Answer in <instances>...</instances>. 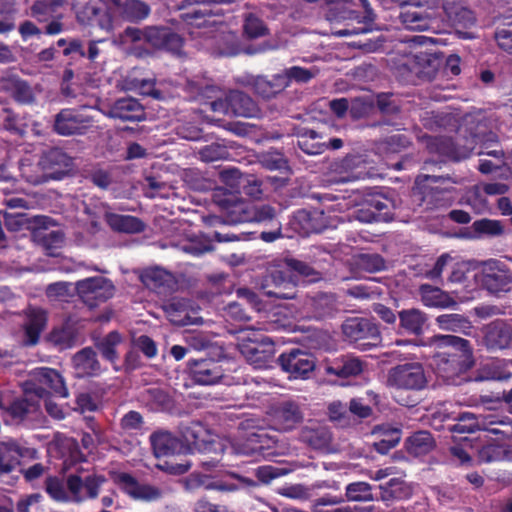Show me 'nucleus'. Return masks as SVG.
I'll return each mask as SVG.
<instances>
[{"instance_id":"nucleus-48","label":"nucleus","mask_w":512,"mask_h":512,"mask_svg":"<svg viewBox=\"0 0 512 512\" xmlns=\"http://www.w3.org/2000/svg\"><path fill=\"white\" fill-rule=\"evenodd\" d=\"M123 16L129 21L145 19L149 13V6L140 0H127L122 8Z\"/></svg>"},{"instance_id":"nucleus-56","label":"nucleus","mask_w":512,"mask_h":512,"mask_svg":"<svg viewBox=\"0 0 512 512\" xmlns=\"http://www.w3.org/2000/svg\"><path fill=\"white\" fill-rule=\"evenodd\" d=\"M65 3L66 0H36L31 7V12L35 17L47 16Z\"/></svg>"},{"instance_id":"nucleus-41","label":"nucleus","mask_w":512,"mask_h":512,"mask_svg":"<svg viewBox=\"0 0 512 512\" xmlns=\"http://www.w3.org/2000/svg\"><path fill=\"white\" fill-rule=\"evenodd\" d=\"M478 459L482 463L501 460L512 461V450L503 445L490 444L479 450Z\"/></svg>"},{"instance_id":"nucleus-49","label":"nucleus","mask_w":512,"mask_h":512,"mask_svg":"<svg viewBox=\"0 0 512 512\" xmlns=\"http://www.w3.org/2000/svg\"><path fill=\"white\" fill-rule=\"evenodd\" d=\"M179 249L193 256H200L212 249L211 243L203 236L189 238L179 244Z\"/></svg>"},{"instance_id":"nucleus-35","label":"nucleus","mask_w":512,"mask_h":512,"mask_svg":"<svg viewBox=\"0 0 512 512\" xmlns=\"http://www.w3.org/2000/svg\"><path fill=\"white\" fill-rule=\"evenodd\" d=\"M421 301L427 307L446 308L454 304L449 295L437 287L424 284L420 287Z\"/></svg>"},{"instance_id":"nucleus-44","label":"nucleus","mask_w":512,"mask_h":512,"mask_svg":"<svg viewBox=\"0 0 512 512\" xmlns=\"http://www.w3.org/2000/svg\"><path fill=\"white\" fill-rule=\"evenodd\" d=\"M464 202L476 213H485L488 210V202L481 185H475L468 189L464 195Z\"/></svg>"},{"instance_id":"nucleus-42","label":"nucleus","mask_w":512,"mask_h":512,"mask_svg":"<svg viewBox=\"0 0 512 512\" xmlns=\"http://www.w3.org/2000/svg\"><path fill=\"white\" fill-rule=\"evenodd\" d=\"M280 78V73L274 75L272 79H267L266 77L258 76L255 78L253 83L254 90L262 97L270 98L285 88L278 86L280 82H282Z\"/></svg>"},{"instance_id":"nucleus-23","label":"nucleus","mask_w":512,"mask_h":512,"mask_svg":"<svg viewBox=\"0 0 512 512\" xmlns=\"http://www.w3.org/2000/svg\"><path fill=\"white\" fill-rule=\"evenodd\" d=\"M150 439L156 457L173 456L188 452V446L169 432L153 433Z\"/></svg>"},{"instance_id":"nucleus-5","label":"nucleus","mask_w":512,"mask_h":512,"mask_svg":"<svg viewBox=\"0 0 512 512\" xmlns=\"http://www.w3.org/2000/svg\"><path fill=\"white\" fill-rule=\"evenodd\" d=\"M428 384L424 366L417 361L392 367L387 375V385L396 389L420 391Z\"/></svg>"},{"instance_id":"nucleus-29","label":"nucleus","mask_w":512,"mask_h":512,"mask_svg":"<svg viewBox=\"0 0 512 512\" xmlns=\"http://www.w3.org/2000/svg\"><path fill=\"white\" fill-rule=\"evenodd\" d=\"M73 366L77 376H92L99 372L100 365L96 353L91 348H84L73 357Z\"/></svg>"},{"instance_id":"nucleus-58","label":"nucleus","mask_w":512,"mask_h":512,"mask_svg":"<svg viewBox=\"0 0 512 512\" xmlns=\"http://www.w3.org/2000/svg\"><path fill=\"white\" fill-rule=\"evenodd\" d=\"M479 155H487V156H493L496 161H490L486 159H481L479 163V170L484 173L488 174L491 173L494 169L499 168L502 164V157L503 152L501 150L493 149H483L478 152Z\"/></svg>"},{"instance_id":"nucleus-53","label":"nucleus","mask_w":512,"mask_h":512,"mask_svg":"<svg viewBox=\"0 0 512 512\" xmlns=\"http://www.w3.org/2000/svg\"><path fill=\"white\" fill-rule=\"evenodd\" d=\"M244 35L249 39L263 37L268 33V29L263 21L253 14H248L243 24Z\"/></svg>"},{"instance_id":"nucleus-59","label":"nucleus","mask_w":512,"mask_h":512,"mask_svg":"<svg viewBox=\"0 0 512 512\" xmlns=\"http://www.w3.org/2000/svg\"><path fill=\"white\" fill-rule=\"evenodd\" d=\"M64 243V236L60 231H51L43 236V246L50 256H58V250Z\"/></svg>"},{"instance_id":"nucleus-47","label":"nucleus","mask_w":512,"mask_h":512,"mask_svg":"<svg viewBox=\"0 0 512 512\" xmlns=\"http://www.w3.org/2000/svg\"><path fill=\"white\" fill-rule=\"evenodd\" d=\"M346 498L349 501L368 502L373 500L372 488L366 482H354L346 486Z\"/></svg>"},{"instance_id":"nucleus-19","label":"nucleus","mask_w":512,"mask_h":512,"mask_svg":"<svg viewBox=\"0 0 512 512\" xmlns=\"http://www.w3.org/2000/svg\"><path fill=\"white\" fill-rule=\"evenodd\" d=\"M188 367L192 379L200 385H214L224 378L219 363L211 359L190 360Z\"/></svg>"},{"instance_id":"nucleus-34","label":"nucleus","mask_w":512,"mask_h":512,"mask_svg":"<svg viewBox=\"0 0 512 512\" xmlns=\"http://www.w3.org/2000/svg\"><path fill=\"white\" fill-rule=\"evenodd\" d=\"M298 146L309 155H317L326 148L325 143H321L322 136L314 130L301 128L297 131Z\"/></svg>"},{"instance_id":"nucleus-11","label":"nucleus","mask_w":512,"mask_h":512,"mask_svg":"<svg viewBox=\"0 0 512 512\" xmlns=\"http://www.w3.org/2000/svg\"><path fill=\"white\" fill-rule=\"evenodd\" d=\"M439 5L438 0H433L425 9L407 8L400 14L401 23L409 30H435L439 28V22L442 14L435 8Z\"/></svg>"},{"instance_id":"nucleus-24","label":"nucleus","mask_w":512,"mask_h":512,"mask_svg":"<svg viewBox=\"0 0 512 512\" xmlns=\"http://www.w3.org/2000/svg\"><path fill=\"white\" fill-rule=\"evenodd\" d=\"M231 445L232 450L236 454H262L266 446V434L264 432L254 430L246 433H239Z\"/></svg>"},{"instance_id":"nucleus-7","label":"nucleus","mask_w":512,"mask_h":512,"mask_svg":"<svg viewBox=\"0 0 512 512\" xmlns=\"http://www.w3.org/2000/svg\"><path fill=\"white\" fill-rule=\"evenodd\" d=\"M277 362L291 379L306 380L310 378L316 368L315 356L299 348H293L281 353Z\"/></svg>"},{"instance_id":"nucleus-18","label":"nucleus","mask_w":512,"mask_h":512,"mask_svg":"<svg viewBox=\"0 0 512 512\" xmlns=\"http://www.w3.org/2000/svg\"><path fill=\"white\" fill-rule=\"evenodd\" d=\"M275 210L269 205H255L250 202L240 201L229 210V221L240 222H262L274 217Z\"/></svg>"},{"instance_id":"nucleus-32","label":"nucleus","mask_w":512,"mask_h":512,"mask_svg":"<svg viewBox=\"0 0 512 512\" xmlns=\"http://www.w3.org/2000/svg\"><path fill=\"white\" fill-rule=\"evenodd\" d=\"M435 447V441L432 435L427 431H418L408 437L405 441L406 451L419 457L428 454Z\"/></svg>"},{"instance_id":"nucleus-14","label":"nucleus","mask_w":512,"mask_h":512,"mask_svg":"<svg viewBox=\"0 0 512 512\" xmlns=\"http://www.w3.org/2000/svg\"><path fill=\"white\" fill-rule=\"evenodd\" d=\"M86 212L92 216L93 224H96L95 219L103 217L114 231L123 233H139L144 230V224L140 219L130 215L113 213L104 203L96 205L95 211H92L90 208H86Z\"/></svg>"},{"instance_id":"nucleus-3","label":"nucleus","mask_w":512,"mask_h":512,"mask_svg":"<svg viewBox=\"0 0 512 512\" xmlns=\"http://www.w3.org/2000/svg\"><path fill=\"white\" fill-rule=\"evenodd\" d=\"M122 42L135 44L136 47L145 46L149 49H164L173 54L180 55L183 39L168 27H147L143 30L129 27L122 36Z\"/></svg>"},{"instance_id":"nucleus-21","label":"nucleus","mask_w":512,"mask_h":512,"mask_svg":"<svg viewBox=\"0 0 512 512\" xmlns=\"http://www.w3.org/2000/svg\"><path fill=\"white\" fill-rule=\"evenodd\" d=\"M457 419L458 422L453 425L451 430L458 433H472L476 430H485L493 434H499L500 431L492 426L497 423H503V421L496 420L495 417L491 415H481L476 418L473 414L468 412L461 413Z\"/></svg>"},{"instance_id":"nucleus-52","label":"nucleus","mask_w":512,"mask_h":512,"mask_svg":"<svg viewBox=\"0 0 512 512\" xmlns=\"http://www.w3.org/2000/svg\"><path fill=\"white\" fill-rule=\"evenodd\" d=\"M239 293L243 297V299L246 300V302L248 304H250L252 306V308H254L256 311L268 313L267 317L270 319L271 323H274V324L277 323V320H274L272 318L274 316L282 313L281 306H277L273 310H270L266 307V305H263V300L260 299V297L257 296L256 294H254L253 292L245 290V291H240Z\"/></svg>"},{"instance_id":"nucleus-36","label":"nucleus","mask_w":512,"mask_h":512,"mask_svg":"<svg viewBox=\"0 0 512 512\" xmlns=\"http://www.w3.org/2000/svg\"><path fill=\"white\" fill-rule=\"evenodd\" d=\"M140 278L142 283L151 290L168 286L173 281V277L169 272L158 267L146 269L142 272Z\"/></svg>"},{"instance_id":"nucleus-1","label":"nucleus","mask_w":512,"mask_h":512,"mask_svg":"<svg viewBox=\"0 0 512 512\" xmlns=\"http://www.w3.org/2000/svg\"><path fill=\"white\" fill-rule=\"evenodd\" d=\"M105 481L103 476L97 474L85 478L70 475L66 480L49 478L46 482V491L55 501L79 503L96 498Z\"/></svg>"},{"instance_id":"nucleus-54","label":"nucleus","mask_w":512,"mask_h":512,"mask_svg":"<svg viewBox=\"0 0 512 512\" xmlns=\"http://www.w3.org/2000/svg\"><path fill=\"white\" fill-rule=\"evenodd\" d=\"M229 156L225 145L212 143L199 150V157L204 162H214L226 159Z\"/></svg>"},{"instance_id":"nucleus-26","label":"nucleus","mask_w":512,"mask_h":512,"mask_svg":"<svg viewBox=\"0 0 512 512\" xmlns=\"http://www.w3.org/2000/svg\"><path fill=\"white\" fill-rule=\"evenodd\" d=\"M40 165L53 178H60L72 166L71 158L60 149L47 151L40 160Z\"/></svg>"},{"instance_id":"nucleus-38","label":"nucleus","mask_w":512,"mask_h":512,"mask_svg":"<svg viewBox=\"0 0 512 512\" xmlns=\"http://www.w3.org/2000/svg\"><path fill=\"white\" fill-rule=\"evenodd\" d=\"M48 341L59 350L71 348L76 341V331L67 323L53 329L48 336Z\"/></svg>"},{"instance_id":"nucleus-8","label":"nucleus","mask_w":512,"mask_h":512,"mask_svg":"<svg viewBox=\"0 0 512 512\" xmlns=\"http://www.w3.org/2000/svg\"><path fill=\"white\" fill-rule=\"evenodd\" d=\"M26 387L39 399L45 398L47 390L60 397L68 396L62 376L56 370L47 367L34 369L30 373Z\"/></svg>"},{"instance_id":"nucleus-33","label":"nucleus","mask_w":512,"mask_h":512,"mask_svg":"<svg viewBox=\"0 0 512 512\" xmlns=\"http://www.w3.org/2000/svg\"><path fill=\"white\" fill-rule=\"evenodd\" d=\"M182 435L186 442L185 445L188 446V451L190 446L198 450H206L207 444L211 442L208 430L201 423H191L184 428Z\"/></svg>"},{"instance_id":"nucleus-63","label":"nucleus","mask_w":512,"mask_h":512,"mask_svg":"<svg viewBox=\"0 0 512 512\" xmlns=\"http://www.w3.org/2000/svg\"><path fill=\"white\" fill-rule=\"evenodd\" d=\"M3 221L10 231H19L28 225L27 215L24 213H6L3 212Z\"/></svg>"},{"instance_id":"nucleus-9","label":"nucleus","mask_w":512,"mask_h":512,"mask_svg":"<svg viewBox=\"0 0 512 512\" xmlns=\"http://www.w3.org/2000/svg\"><path fill=\"white\" fill-rule=\"evenodd\" d=\"M111 477L115 485L136 501L154 502L162 498L163 491L151 484L139 482L126 472H113Z\"/></svg>"},{"instance_id":"nucleus-4","label":"nucleus","mask_w":512,"mask_h":512,"mask_svg":"<svg viewBox=\"0 0 512 512\" xmlns=\"http://www.w3.org/2000/svg\"><path fill=\"white\" fill-rule=\"evenodd\" d=\"M238 348L246 360L259 369L268 367L275 353L272 341L253 329L240 331Z\"/></svg>"},{"instance_id":"nucleus-45","label":"nucleus","mask_w":512,"mask_h":512,"mask_svg":"<svg viewBox=\"0 0 512 512\" xmlns=\"http://www.w3.org/2000/svg\"><path fill=\"white\" fill-rule=\"evenodd\" d=\"M121 341L120 334L113 331L99 341L96 346L105 359L114 362L118 358L117 346Z\"/></svg>"},{"instance_id":"nucleus-55","label":"nucleus","mask_w":512,"mask_h":512,"mask_svg":"<svg viewBox=\"0 0 512 512\" xmlns=\"http://www.w3.org/2000/svg\"><path fill=\"white\" fill-rule=\"evenodd\" d=\"M8 88L11 90L13 97L21 103H31L34 100L32 89L21 80H12Z\"/></svg>"},{"instance_id":"nucleus-31","label":"nucleus","mask_w":512,"mask_h":512,"mask_svg":"<svg viewBox=\"0 0 512 512\" xmlns=\"http://www.w3.org/2000/svg\"><path fill=\"white\" fill-rule=\"evenodd\" d=\"M22 448L14 440L0 441V473H10L19 464Z\"/></svg>"},{"instance_id":"nucleus-15","label":"nucleus","mask_w":512,"mask_h":512,"mask_svg":"<svg viewBox=\"0 0 512 512\" xmlns=\"http://www.w3.org/2000/svg\"><path fill=\"white\" fill-rule=\"evenodd\" d=\"M228 0H184L183 8L188 9L182 14L184 22L192 27H205L210 24L209 17L222 14V10L215 7Z\"/></svg>"},{"instance_id":"nucleus-64","label":"nucleus","mask_w":512,"mask_h":512,"mask_svg":"<svg viewBox=\"0 0 512 512\" xmlns=\"http://www.w3.org/2000/svg\"><path fill=\"white\" fill-rule=\"evenodd\" d=\"M39 494L28 495L17 503V512H43Z\"/></svg>"},{"instance_id":"nucleus-62","label":"nucleus","mask_w":512,"mask_h":512,"mask_svg":"<svg viewBox=\"0 0 512 512\" xmlns=\"http://www.w3.org/2000/svg\"><path fill=\"white\" fill-rule=\"evenodd\" d=\"M302 438L314 448H322L330 440L329 434L325 430H305L302 433Z\"/></svg>"},{"instance_id":"nucleus-12","label":"nucleus","mask_w":512,"mask_h":512,"mask_svg":"<svg viewBox=\"0 0 512 512\" xmlns=\"http://www.w3.org/2000/svg\"><path fill=\"white\" fill-rule=\"evenodd\" d=\"M209 105L212 111L225 115L253 117L257 113L254 101L240 91H230L224 99L211 101Z\"/></svg>"},{"instance_id":"nucleus-50","label":"nucleus","mask_w":512,"mask_h":512,"mask_svg":"<svg viewBox=\"0 0 512 512\" xmlns=\"http://www.w3.org/2000/svg\"><path fill=\"white\" fill-rule=\"evenodd\" d=\"M474 238H480L483 235L499 236L503 234L504 229L501 223L497 220L482 219L477 220L472 224Z\"/></svg>"},{"instance_id":"nucleus-37","label":"nucleus","mask_w":512,"mask_h":512,"mask_svg":"<svg viewBox=\"0 0 512 512\" xmlns=\"http://www.w3.org/2000/svg\"><path fill=\"white\" fill-rule=\"evenodd\" d=\"M435 322L443 331L468 334L471 328L470 322L460 314H442L435 319Z\"/></svg>"},{"instance_id":"nucleus-6","label":"nucleus","mask_w":512,"mask_h":512,"mask_svg":"<svg viewBox=\"0 0 512 512\" xmlns=\"http://www.w3.org/2000/svg\"><path fill=\"white\" fill-rule=\"evenodd\" d=\"M476 278L485 289L493 294L508 291L512 282V275L507 266L497 259L481 262Z\"/></svg>"},{"instance_id":"nucleus-25","label":"nucleus","mask_w":512,"mask_h":512,"mask_svg":"<svg viewBox=\"0 0 512 512\" xmlns=\"http://www.w3.org/2000/svg\"><path fill=\"white\" fill-rule=\"evenodd\" d=\"M47 322L46 313L40 308H29L26 312V320L23 325V343L32 346L38 343L40 334Z\"/></svg>"},{"instance_id":"nucleus-57","label":"nucleus","mask_w":512,"mask_h":512,"mask_svg":"<svg viewBox=\"0 0 512 512\" xmlns=\"http://www.w3.org/2000/svg\"><path fill=\"white\" fill-rule=\"evenodd\" d=\"M128 89L135 90L142 95L152 96L156 99L163 98L162 93L155 88L154 81L150 79H135L131 81L130 85L128 86Z\"/></svg>"},{"instance_id":"nucleus-20","label":"nucleus","mask_w":512,"mask_h":512,"mask_svg":"<svg viewBox=\"0 0 512 512\" xmlns=\"http://www.w3.org/2000/svg\"><path fill=\"white\" fill-rule=\"evenodd\" d=\"M342 331L351 341L370 339L372 341L369 344L376 345L379 340L377 326L365 318L347 319L342 325Z\"/></svg>"},{"instance_id":"nucleus-39","label":"nucleus","mask_w":512,"mask_h":512,"mask_svg":"<svg viewBox=\"0 0 512 512\" xmlns=\"http://www.w3.org/2000/svg\"><path fill=\"white\" fill-rule=\"evenodd\" d=\"M319 70L316 68H302L299 66H293L285 69L280 73L281 78L279 87H287L291 82L306 83L318 74Z\"/></svg>"},{"instance_id":"nucleus-51","label":"nucleus","mask_w":512,"mask_h":512,"mask_svg":"<svg viewBox=\"0 0 512 512\" xmlns=\"http://www.w3.org/2000/svg\"><path fill=\"white\" fill-rule=\"evenodd\" d=\"M363 371V364L357 358H347L341 366L329 367L327 372L339 377L356 376Z\"/></svg>"},{"instance_id":"nucleus-13","label":"nucleus","mask_w":512,"mask_h":512,"mask_svg":"<svg viewBox=\"0 0 512 512\" xmlns=\"http://www.w3.org/2000/svg\"><path fill=\"white\" fill-rule=\"evenodd\" d=\"M76 290L82 301L89 307H95L114 295V285L104 277L87 278L76 283Z\"/></svg>"},{"instance_id":"nucleus-46","label":"nucleus","mask_w":512,"mask_h":512,"mask_svg":"<svg viewBox=\"0 0 512 512\" xmlns=\"http://www.w3.org/2000/svg\"><path fill=\"white\" fill-rule=\"evenodd\" d=\"M265 284L263 285V293L269 297H277V298H290L291 295L282 293L277 289L280 288L282 284L286 283V279L280 270L272 271L269 276L265 279Z\"/></svg>"},{"instance_id":"nucleus-40","label":"nucleus","mask_w":512,"mask_h":512,"mask_svg":"<svg viewBox=\"0 0 512 512\" xmlns=\"http://www.w3.org/2000/svg\"><path fill=\"white\" fill-rule=\"evenodd\" d=\"M401 327L406 331L419 334L426 322L425 315L418 309L403 310L399 314Z\"/></svg>"},{"instance_id":"nucleus-10","label":"nucleus","mask_w":512,"mask_h":512,"mask_svg":"<svg viewBox=\"0 0 512 512\" xmlns=\"http://www.w3.org/2000/svg\"><path fill=\"white\" fill-rule=\"evenodd\" d=\"M438 12L442 14L440 22L444 21V17L447 21L455 27L457 33L461 38L472 39L475 34L471 31H462L461 29H469L475 24V17L473 13L465 8L458 0H445L444 2L439 1V5L435 6Z\"/></svg>"},{"instance_id":"nucleus-61","label":"nucleus","mask_w":512,"mask_h":512,"mask_svg":"<svg viewBox=\"0 0 512 512\" xmlns=\"http://www.w3.org/2000/svg\"><path fill=\"white\" fill-rule=\"evenodd\" d=\"M367 202L371 206L373 211L376 212V214H383L386 216L384 221H389L392 218V214L390 211L392 207V202L388 198L383 197L381 195H375L369 198Z\"/></svg>"},{"instance_id":"nucleus-22","label":"nucleus","mask_w":512,"mask_h":512,"mask_svg":"<svg viewBox=\"0 0 512 512\" xmlns=\"http://www.w3.org/2000/svg\"><path fill=\"white\" fill-rule=\"evenodd\" d=\"M103 114L122 121H141L145 118L142 105L130 97L118 99L108 110H104Z\"/></svg>"},{"instance_id":"nucleus-2","label":"nucleus","mask_w":512,"mask_h":512,"mask_svg":"<svg viewBox=\"0 0 512 512\" xmlns=\"http://www.w3.org/2000/svg\"><path fill=\"white\" fill-rule=\"evenodd\" d=\"M425 345L447 348L435 355V363L444 372H460L472 365V350L469 341L453 335H435Z\"/></svg>"},{"instance_id":"nucleus-60","label":"nucleus","mask_w":512,"mask_h":512,"mask_svg":"<svg viewBox=\"0 0 512 512\" xmlns=\"http://www.w3.org/2000/svg\"><path fill=\"white\" fill-rule=\"evenodd\" d=\"M310 491L311 488L303 484H293L280 488L278 493L291 499L307 500L311 496Z\"/></svg>"},{"instance_id":"nucleus-16","label":"nucleus","mask_w":512,"mask_h":512,"mask_svg":"<svg viewBox=\"0 0 512 512\" xmlns=\"http://www.w3.org/2000/svg\"><path fill=\"white\" fill-rule=\"evenodd\" d=\"M267 414L272 428L278 431L292 430L303 420L300 407L291 401L271 406Z\"/></svg>"},{"instance_id":"nucleus-28","label":"nucleus","mask_w":512,"mask_h":512,"mask_svg":"<svg viewBox=\"0 0 512 512\" xmlns=\"http://www.w3.org/2000/svg\"><path fill=\"white\" fill-rule=\"evenodd\" d=\"M164 309L170 322L175 325L185 326L196 322V318L190 315L191 309L187 300L172 299Z\"/></svg>"},{"instance_id":"nucleus-43","label":"nucleus","mask_w":512,"mask_h":512,"mask_svg":"<svg viewBox=\"0 0 512 512\" xmlns=\"http://www.w3.org/2000/svg\"><path fill=\"white\" fill-rule=\"evenodd\" d=\"M382 491L381 499L389 501L392 499H402L409 495V490L403 480L400 478H393L389 482L380 486Z\"/></svg>"},{"instance_id":"nucleus-17","label":"nucleus","mask_w":512,"mask_h":512,"mask_svg":"<svg viewBox=\"0 0 512 512\" xmlns=\"http://www.w3.org/2000/svg\"><path fill=\"white\" fill-rule=\"evenodd\" d=\"M92 124V117L71 109L60 111L54 122L55 131L63 136L82 134Z\"/></svg>"},{"instance_id":"nucleus-30","label":"nucleus","mask_w":512,"mask_h":512,"mask_svg":"<svg viewBox=\"0 0 512 512\" xmlns=\"http://www.w3.org/2000/svg\"><path fill=\"white\" fill-rule=\"evenodd\" d=\"M26 395L22 399L15 400L10 406V414L17 421H23L34 417L39 411L40 400L34 401L33 393L25 388Z\"/></svg>"},{"instance_id":"nucleus-27","label":"nucleus","mask_w":512,"mask_h":512,"mask_svg":"<svg viewBox=\"0 0 512 512\" xmlns=\"http://www.w3.org/2000/svg\"><path fill=\"white\" fill-rule=\"evenodd\" d=\"M483 343L490 350L506 348L512 338L511 329L503 322H492L483 329Z\"/></svg>"}]
</instances>
